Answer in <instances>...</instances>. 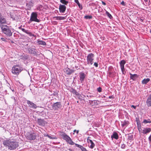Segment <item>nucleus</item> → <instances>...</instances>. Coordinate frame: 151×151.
<instances>
[{
    "label": "nucleus",
    "instance_id": "62",
    "mask_svg": "<svg viewBox=\"0 0 151 151\" xmlns=\"http://www.w3.org/2000/svg\"><path fill=\"white\" fill-rule=\"evenodd\" d=\"M3 16L0 13V18L1 17Z\"/></svg>",
    "mask_w": 151,
    "mask_h": 151
},
{
    "label": "nucleus",
    "instance_id": "17",
    "mask_svg": "<svg viewBox=\"0 0 151 151\" xmlns=\"http://www.w3.org/2000/svg\"><path fill=\"white\" fill-rule=\"evenodd\" d=\"M36 135L34 134H30L27 136V138L29 140H34L36 138Z\"/></svg>",
    "mask_w": 151,
    "mask_h": 151
},
{
    "label": "nucleus",
    "instance_id": "15",
    "mask_svg": "<svg viewBox=\"0 0 151 151\" xmlns=\"http://www.w3.org/2000/svg\"><path fill=\"white\" fill-rule=\"evenodd\" d=\"M146 103L148 107H151V93L148 96L147 99Z\"/></svg>",
    "mask_w": 151,
    "mask_h": 151
},
{
    "label": "nucleus",
    "instance_id": "12",
    "mask_svg": "<svg viewBox=\"0 0 151 151\" xmlns=\"http://www.w3.org/2000/svg\"><path fill=\"white\" fill-rule=\"evenodd\" d=\"M27 103L29 108L33 109H36L37 107V105L32 101L29 100H27Z\"/></svg>",
    "mask_w": 151,
    "mask_h": 151
},
{
    "label": "nucleus",
    "instance_id": "45",
    "mask_svg": "<svg viewBox=\"0 0 151 151\" xmlns=\"http://www.w3.org/2000/svg\"><path fill=\"white\" fill-rule=\"evenodd\" d=\"M148 140L149 142V143H151V134L150 135L148 138Z\"/></svg>",
    "mask_w": 151,
    "mask_h": 151
},
{
    "label": "nucleus",
    "instance_id": "20",
    "mask_svg": "<svg viewBox=\"0 0 151 151\" xmlns=\"http://www.w3.org/2000/svg\"><path fill=\"white\" fill-rule=\"evenodd\" d=\"M151 131L150 128H144L141 132L144 134H146Z\"/></svg>",
    "mask_w": 151,
    "mask_h": 151
},
{
    "label": "nucleus",
    "instance_id": "29",
    "mask_svg": "<svg viewBox=\"0 0 151 151\" xmlns=\"http://www.w3.org/2000/svg\"><path fill=\"white\" fill-rule=\"evenodd\" d=\"M0 22L2 24H5L6 23V20L3 16L0 18Z\"/></svg>",
    "mask_w": 151,
    "mask_h": 151
},
{
    "label": "nucleus",
    "instance_id": "54",
    "mask_svg": "<svg viewBox=\"0 0 151 151\" xmlns=\"http://www.w3.org/2000/svg\"><path fill=\"white\" fill-rule=\"evenodd\" d=\"M109 99H113L114 98V97L113 96H109Z\"/></svg>",
    "mask_w": 151,
    "mask_h": 151
},
{
    "label": "nucleus",
    "instance_id": "60",
    "mask_svg": "<svg viewBox=\"0 0 151 151\" xmlns=\"http://www.w3.org/2000/svg\"><path fill=\"white\" fill-rule=\"evenodd\" d=\"M57 95V93L55 92L53 93V95H54V96H56Z\"/></svg>",
    "mask_w": 151,
    "mask_h": 151
},
{
    "label": "nucleus",
    "instance_id": "50",
    "mask_svg": "<svg viewBox=\"0 0 151 151\" xmlns=\"http://www.w3.org/2000/svg\"><path fill=\"white\" fill-rule=\"evenodd\" d=\"M122 71V73L124 74H125V73H126V72L125 71V69H124V70H123V71L122 70H121Z\"/></svg>",
    "mask_w": 151,
    "mask_h": 151
},
{
    "label": "nucleus",
    "instance_id": "36",
    "mask_svg": "<svg viewBox=\"0 0 151 151\" xmlns=\"http://www.w3.org/2000/svg\"><path fill=\"white\" fill-rule=\"evenodd\" d=\"M106 14L110 19H111L112 18V17L111 15L108 12L106 11Z\"/></svg>",
    "mask_w": 151,
    "mask_h": 151
},
{
    "label": "nucleus",
    "instance_id": "2",
    "mask_svg": "<svg viewBox=\"0 0 151 151\" xmlns=\"http://www.w3.org/2000/svg\"><path fill=\"white\" fill-rule=\"evenodd\" d=\"M2 32L5 34L6 36L11 37L12 35L13 32L12 30L11 27L6 25H2L1 26Z\"/></svg>",
    "mask_w": 151,
    "mask_h": 151
},
{
    "label": "nucleus",
    "instance_id": "10",
    "mask_svg": "<svg viewBox=\"0 0 151 151\" xmlns=\"http://www.w3.org/2000/svg\"><path fill=\"white\" fill-rule=\"evenodd\" d=\"M37 122L39 125L43 127L45 126L47 123L45 121L44 119H38Z\"/></svg>",
    "mask_w": 151,
    "mask_h": 151
},
{
    "label": "nucleus",
    "instance_id": "1",
    "mask_svg": "<svg viewBox=\"0 0 151 151\" xmlns=\"http://www.w3.org/2000/svg\"><path fill=\"white\" fill-rule=\"evenodd\" d=\"M3 143L4 145L8 147V148L11 150L15 149L19 146L18 142L13 139L4 140Z\"/></svg>",
    "mask_w": 151,
    "mask_h": 151
},
{
    "label": "nucleus",
    "instance_id": "58",
    "mask_svg": "<svg viewBox=\"0 0 151 151\" xmlns=\"http://www.w3.org/2000/svg\"><path fill=\"white\" fill-rule=\"evenodd\" d=\"M138 127V129L139 131H140V130H142L141 128V129H140L139 126V127Z\"/></svg>",
    "mask_w": 151,
    "mask_h": 151
},
{
    "label": "nucleus",
    "instance_id": "5",
    "mask_svg": "<svg viewBox=\"0 0 151 151\" xmlns=\"http://www.w3.org/2000/svg\"><path fill=\"white\" fill-rule=\"evenodd\" d=\"M94 55L92 53H89L87 56V63L88 65H92L93 63Z\"/></svg>",
    "mask_w": 151,
    "mask_h": 151
},
{
    "label": "nucleus",
    "instance_id": "63",
    "mask_svg": "<svg viewBox=\"0 0 151 151\" xmlns=\"http://www.w3.org/2000/svg\"><path fill=\"white\" fill-rule=\"evenodd\" d=\"M47 134H45L44 135V136H46V137H47V136H46L47 135Z\"/></svg>",
    "mask_w": 151,
    "mask_h": 151
},
{
    "label": "nucleus",
    "instance_id": "3",
    "mask_svg": "<svg viewBox=\"0 0 151 151\" xmlns=\"http://www.w3.org/2000/svg\"><path fill=\"white\" fill-rule=\"evenodd\" d=\"M22 70V68L19 65H15L12 68V72L14 74L18 75Z\"/></svg>",
    "mask_w": 151,
    "mask_h": 151
},
{
    "label": "nucleus",
    "instance_id": "33",
    "mask_svg": "<svg viewBox=\"0 0 151 151\" xmlns=\"http://www.w3.org/2000/svg\"><path fill=\"white\" fill-rule=\"evenodd\" d=\"M60 2L63 4L65 5H67L68 3V1H66L65 0H60Z\"/></svg>",
    "mask_w": 151,
    "mask_h": 151
},
{
    "label": "nucleus",
    "instance_id": "52",
    "mask_svg": "<svg viewBox=\"0 0 151 151\" xmlns=\"http://www.w3.org/2000/svg\"><path fill=\"white\" fill-rule=\"evenodd\" d=\"M87 97H88V98H89L88 97H93L94 96L93 95H87Z\"/></svg>",
    "mask_w": 151,
    "mask_h": 151
},
{
    "label": "nucleus",
    "instance_id": "11",
    "mask_svg": "<svg viewBox=\"0 0 151 151\" xmlns=\"http://www.w3.org/2000/svg\"><path fill=\"white\" fill-rule=\"evenodd\" d=\"M59 134L62 138L67 142L70 137L65 133L60 132Z\"/></svg>",
    "mask_w": 151,
    "mask_h": 151
},
{
    "label": "nucleus",
    "instance_id": "59",
    "mask_svg": "<svg viewBox=\"0 0 151 151\" xmlns=\"http://www.w3.org/2000/svg\"><path fill=\"white\" fill-rule=\"evenodd\" d=\"M69 151H74L71 148H69L68 149Z\"/></svg>",
    "mask_w": 151,
    "mask_h": 151
},
{
    "label": "nucleus",
    "instance_id": "37",
    "mask_svg": "<svg viewBox=\"0 0 151 151\" xmlns=\"http://www.w3.org/2000/svg\"><path fill=\"white\" fill-rule=\"evenodd\" d=\"M56 19L57 20H63L64 19L63 17H60V16H58L56 17Z\"/></svg>",
    "mask_w": 151,
    "mask_h": 151
},
{
    "label": "nucleus",
    "instance_id": "8",
    "mask_svg": "<svg viewBox=\"0 0 151 151\" xmlns=\"http://www.w3.org/2000/svg\"><path fill=\"white\" fill-rule=\"evenodd\" d=\"M19 29L21 30L23 32L27 34L28 35L31 37H36L34 34H32V33L30 32V31L28 30L25 29H24L22 28V26H21L18 27Z\"/></svg>",
    "mask_w": 151,
    "mask_h": 151
},
{
    "label": "nucleus",
    "instance_id": "16",
    "mask_svg": "<svg viewBox=\"0 0 151 151\" xmlns=\"http://www.w3.org/2000/svg\"><path fill=\"white\" fill-rule=\"evenodd\" d=\"M91 138L90 137H88L87 138V141L88 143H90L91 145L89 147L91 149H93L95 146V144L93 143L92 141L90 139V138Z\"/></svg>",
    "mask_w": 151,
    "mask_h": 151
},
{
    "label": "nucleus",
    "instance_id": "64",
    "mask_svg": "<svg viewBox=\"0 0 151 151\" xmlns=\"http://www.w3.org/2000/svg\"><path fill=\"white\" fill-rule=\"evenodd\" d=\"M12 99H14V100H15V98H14V96H13V97H12Z\"/></svg>",
    "mask_w": 151,
    "mask_h": 151
},
{
    "label": "nucleus",
    "instance_id": "28",
    "mask_svg": "<svg viewBox=\"0 0 151 151\" xmlns=\"http://www.w3.org/2000/svg\"><path fill=\"white\" fill-rule=\"evenodd\" d=\"M37 43L39 45H42L44 46L45 45H46V42L45 41L42 40H38Z\"/></svg>",
    "mask_w": 151,
    "mask_h": 151
},
{
    "label": "nucleus",
    "instance_id": "24",
    "mask_svg": "<svg viewBox=\"0 0 151 151\" xmlns=\"http://www.w3.org/2000/svg\"><path fill=\"white\" fill-rule=\"evenodd\" d=\"M150 79L149 78H145L142 81V83L143 84H147L150 81Z\"/></svg>",
    "mask_w": 151,
    "mask_h": 151
},
{
    "label": "nucleus",
    "instance_id": "18",
    "mask_svg": "<svg viewBox=\"0 0 151 151\" xmlns=\"http://www.w3.org/2000/svg\"><path fill=\"white\" fill-rule=\"evenodd\" d=\"M64 71L68 75H70L74 72V70L70 69L68 68L65 69Z\"/></svg>",
    "mask_w": 151,
    "mask_h": 151
},
{
    "label": "nucleus",
    "instance_id": "34",
    "mask_svg": "<svg viewBox=\"0 0 151 151\" xmlns=\"http://www.w3.org/2000/svg\"><path fill=\"white\" fill-rule=\"evenodd\" d=\"M151 122V121L150 119H148L147 120L144 119L143 122V123L146 124L147 123H150Z\"/></svg>",
    "mask_w": 151,
    "mask_h": 151
},
{
    "label": "nucleus",
    "instance_id": "56",
    "mask_svg": "<svg viewBox=\"0 0 151 151\" xmlns=\"http://www.w3.org/2000/svg\"><path fill=\"white\" fill-rule=\"evenodd\" d=\"M102 3L104 5H106V3L103 1H102Z\"/></svg>",
    "mask_w": 151,
    "mask_h": 151
},
{
    "label": "nucleus",
    "instance_id": "39",
    "mask_svg": "<svg viewBox=\"0 0 151 151\" xmlns=\"http://www.w3.org/2000/svg\"><path fill=\"white\" fill-rule=\"evenodd\" d=\"M42 6L41 5H40L37 7V9L38 10H41V9L42 8Z\"/></svg>",
    "mask_w": 151,
    "mask_h": 151
},
{
    "label": "nucleus",
    "instance_id": "35",
    "mask_svg": "<svg viewBox=\"0 0 151 151\" xmlns=\"http://www.w3.org/2000/svg\"><path fill=\"white\" fill-rule=\"evenodd\" d=\"M84 18L86 19H92V16L91 15H86L84 16Z\"/></svg>",
    "mask_w": 151,
    "mask_h": 151
},
{
    "label": "nucleus",
    "instance_id": "9",
    "mask_svg": "<svg viewBox=\"0 0 151 151\" xmlns=\"http://www.w3.org/2000/svg\"><path fill=\"white\" fill-rule=\"evenodd\" d=\"M11 17L12 18L13 20L16 22H18L20 20V16L18 14H14L13 15H11Z\"/></svg>",
    "mask_w": 151,
    "mask_h": 151
},
{
    "label": "nucleus",
    "instance_id": "30",
    "mask_svg": "<svg viewBox=\"0 0 151 151\" xmlns=\"http://www.w3.org/2000/svg\"><path fill=\"white\" fill-rule=\"evenodd\" d=\"M74 1L78 5L79 8L81 9H83V7L80 3H79L78 0H74Z\"/></svg>",
    "mask_w": 151,
    "mask_h": 151
},
{
    "label": "nucleus",
    "instance_id": "57",
    "mask_svg": "<svg viewBox=\"0 0 151 151\" xmlns=\"http://www.w3.org/2000/svg\"><path fill=\"white\" fill-rule=\"evenodd\" d=\"M57 138L55 137H52L51 139H57Z\"/></svg>",
    "mask_w": 151,
    "mask_h": 151
},
{
    "label": "nucleus",
    "instance_id": "25",
    "mask_svg": "<svg viewBox=\"0 0 151 151\" xmlns=\"http://www.w3.org/2000/svg\"><path fill=\"white\" fill-rule=\"evenodd\" d=\"M121 123V125L122 127H126L129 124V122L126 121H124V122H122Z\"/></svg>",
    "mask_w": 151,
    "mask_h": 151
},
{
    "label": "nucleus",
    "instance_id": "32",
    "mask_svg": "<svg viewBox=\"0 0 151 151\" xmlns=\"http://www.w3.org/2000/svg\"><path fill=\"white\" fill-rule=\"evenodd\" d=\"M113 69V68L112 66H110L109 67V74L111 75L112 73H113V71L112 70V69Z\"/></svg>",
    "mask_w": 151,
    "mask_h": 151
},
{
    "label": "nucleus",
    "instance_id": "27",
    "mask_svg": "<svg viewBox=\"0 0 151 151\" xmlns=\"http://www.w3.org/2000/svg\"><path fill=\"white\" fill-rule=\"evenodd\" d=\"M68 143L69 145H75V143L72 140V139L70 138L66 142Z\"/></svg>",
    "mask_w": 151,
    "mask_h": 151
},
{
    "label": "nucleus",
    "instance_id": "41",
    "mask_svg": "<svg viewBox=\"0 0 151 151\" xmlns=\"http://www.w3.org/2000/svg\"><path fill=\"white\" fill-rule=\"evenodd\" d=\"M126 147L125 144H123L122 145L121 147L122 149H125Z\"/></svg>",
    "mask_w": 151,
    "mask_h": 151
},
{
    "label": "nucleus",
    "instance_id": "40",
    "mask_svg": "<svg viewBox=\"0 0 151 151\" xmlns=\"http://www.w3.org/2000/svg\"><path fill=\"white\" fill-rule=\"evenodd\" d=\"M97 91L99 92H101L102 91V88L101 87L97 88Z\"/></svg>",
    "mask_w": 151,
    "mask_h": 151
},
{
    "label": "nucleus",
    "instance_id": "7",
    "mask_svg": "<svg viewBox=\"0 0 151 151\" xmlns=\"http://www.w3.org/2000/svg\"><path fill=\"white\" fill-rule=\"evenodd\" d=\"M52 106L53 109L55 111H58L59 109H61L62 107V105L60 102L53 103Z\"/></svg>",
    "mask_w": 151,
    "mask_h": 151
},
{
    "label": "nucleus",
    "instance_id": "43",
    "mask_svg": "<svg viewBox=\"0 0 151 151\" xmlns=\"http://www.w3.org/2000/svg\"><path fill=\"white\" fill-rule=\"evenodd\" d=\"M133 138V136L132 135H131L129 136L128 138L129 140H132Z\"/></svg>",
    "mask_w": 151,
    "mask_h": 151
},
{
    "label": "nucleus",
    "instance_id": "55",
    "mask_svg": "<svg viewBox=\"0 0 151 151\" xmlns=\"http://www.w3.org/2000/svg\"><path fill=\"white\" fill-rule=\"evenodd\" d=\"M131 107H133V108H134V109H136V106H134L133 105H132L131 106Z\"/></svg>",
    "mask_w": 151,
    "mask_h": 151
},
{
    "label": "nucleus",
    "instance_id": "47",
    "mask_svg": "<svg viewBox=\"0 0 151 151\" xmlns=\"http://www.w3.org/2000/svg\"><path fill=\"white\" fill-rule=\"evenodd\" d=\"M123 6H125V4L124 1H122L120 3Z\"/></svg>",
    "mask_w": 151,
    "mask_h": 151
},
{
    "label": "nucleus",
    "instance_id": "42",
    "mask_svg": "<svg viewBox=\"0 0 151 151\" xmlns=\"http://www.w3.org/2000/svg\"><path fill=\"white\" fill-rule=\"evenodd\" d=\"M137 126L139 127V126L140 129H141V124H140V121L139 122H137Z\"/></svg>",
    "mask_w": 151,
    "mask_h": 151
},
{
    "label": "nucleus",
    "instance_id": "13",
    "mask_svg": "<svg viewBox=\"0 0 151 151\" xmlns=\"http://www.w3.org/2000/svg\"><path fill=\"white\" fill-rule=\"evenodd\" d=\"M80 80L82 83H83L86 77V75L83 72H81L79 73Z\"/></svg>",
    "mask_w": 151,
    "mask_h": 151
},
{
    "label": "nucleus",
    "instance_id": "44",
    "mask_svg": "<svg viewBox=\"0 0 151 151\" xmlns=\"http://www.w3.org/2000/svg\"><path fill=\"white\" fill-rule=\"evenodd\" d=\"M29 5V6H32V2H29V3H27V5Z\"/></svg>",
    "mask_w": 151,
    "mask_h": 151
},
{
    "label": "nucleus",
    "instance_id": "49",
    "mask_svg": "<svg viewBox=\"0 0 151 151\" xmlns=\"http://www.w3.org/2000/svg\"><path fill=\"white\" fill-rule=\"evenodd\" d=\"M1 39L3 41H5V42L6 41V39L4 38H1Z\"/></svg>",
    "mask_w": 151,
    "mask_h": 151
},
{
    "label": "nucleus",
    "instance_id": "14",
    "mask_svg": "<svg viewBox=\"0 0 151 151\" xmlns=\"http://www.w3.org/2000/svg\"><path fill=\"white\" fill-rule=\"evenodd\" d=\"M59 9L60 13H64L66 9V6L64 5L60 4Z\"/></svg>",
    "mask_w": 151,
    "mask_h": 151
},
{
    "label": "nucleus",
    "instance_id": "48",
    "mask_svg": "<svg viewBox=\"0 0 151 151\" xmlns=\"http://www.w3.org/2000/svg\"><path fill=\"white\" fill-rule=\"evenodd\" d=\"M93 102H94V100L93 101L91 100H89V102L90 103V104H93Z\"/></svg>",
    "mask_w": 151,
    "mask_h": 151
},
{
    "label": "nucleus",
    "instance_id": "6",
    "mask_svg": "<svg viewBox=\"0 0 151 151\" xmlns=\"http://www.w3.org/2000/svg\"><path fill=\"white\" fill-rule=\"evenodd\" d=\"M28 53L31 55L35 56H38L40 55L39 52L37 50L32 47H29L27 48Z\"/></svg>",
    "mask_w": 151,
    "mask_h": 151
},
{
    "label": "nucleus",
    "instance_id": "46",
    "mask_svg": "<svg viewBox=\"0 0 151 151\" xmlns=\"http://www.w3.org/2000/svg\"><path fill=\"white\" fill-rule=\"evenodd\" d=\"M94 65L96 67H97L98 66V63H97L95 62L94 63Z\"/></svg>",
    "mask_w": 151,
    "mask_h": 151
},
{
    "label": "nucleus",
    "instance_id": "38",
    "mask_svg": "<svg viewBox=\"0 0 151 151\" xmlns=\"http://www.w3.org/2000/svg\"><path fill=\"white\" fill-rule=\"evenodd\" d=\"M28 57L27 56L24 55L22 57V59L24 60H27L28 59Z\"/></svg>",
    "mask_w": 151,
    "mask_h": 151
},
{
    "label": "nucleus",
    "instance_id": "21",
    "mask_svg": "<svg viewBox=\"0 0 151 151\" xmlns=\"http://www.w3.org/2000/svg\"><path fill=\"white\" fill-rule=\"evenodd\" d=\"M119 136L117 133L116 132H114L113 134L111 135V138L112 139L114 138L116 139H118L119 138Z\"/></svg>",
    "mask_w": 151,
    "mask_h": 151
},
{
    "label": "nucleus",
    "instance_id": "19",
    "mask_svg": "<svg viewBox=\"0 0 151 151\" xmlns=\"http://www.w3.org/2000/svg\"><path fill=\"white\" fill-rule=\"evenodd\" d=\"M126 63V61L124 60H121L120 62V65L121 70L123 71L124 68V65Z\"/></svg>",
    "mask_w": 151,
    "mask_h": 151
},
{
    "label": "nucleus",
    "instance_id": "4",
    "mask_svg": "<svg viewBox=\"0 0 151 151\" xmlns=\"http://www.w3.org/2000/svg\"><path fill=\"white\" fill-rule=\"evenodd\" d=\"M37 12H32L31 14L29 23H30L32 22H40L41 20L37 19Z\"/></svg>",
    "mask_w": 151,
    "mask_h": 151
},
{
    "label": "nucleus",
    "instance_id": "31",
    "mask_svg": "<svg viewBox=\"0 0 151 151\" xmlns=\"http://www.w3.org/2000/svg\"><path fill=\"white\" fill-rule=\"evenodd\" d=\"M100 103V101L98 100H94L93 105H98Z\"/></svg>",
    "mask_w": 151,
    "mask_h": 151
},
{
    "label": "nucleus",
    "instance_id": "51",
    "mask_svg": "<svg viewBox=\"0 0 151 151\" xmlns=\"http://www.w3.org/2000/svg\"><path fill=\"white\" fill-rule=\"evenodd\" d=\"M47 137L48 138H49L50 139H52V137H51L48 134H47Z\"/></svg>",
    "mask_w": 151,
    "mask_h": 151
},
{
    "label": "nucleus",
    "instance_id": "26",
    "mask_svg": "<svg viewBox=\"0 0 151 151\" xmlns=\"http://www.w3.org/2000/svg\"><path fill=\"white\" fill-rule=\"evenodd\" d=\"M70 91L73 94H75L76 95H78L79 94V93L77 92L75 89L73 88H71L70 89Z\"/></svg>",
    "mask_w": 151,
    "mask_h": 151
},
{
    "label": "nucleus",
    "instance_id": "53",
    "mask_svg": "<svg viewBox=\"0 0 151 151\" xmlns=\"http://www.w3.org/2000/svg\"><path fill=\"white\" fill-rule=\"evenodd\" d=\"M73 132H76L77 134H78V132H79V131L78 130H74Z\"/></svg>",
    "mask_w": 151,
    "mask_h": 151
},
{
    "label": "nucleus",
    "instance_id": "23",
    "mask_svg": "<svg viewBox=\"0 0 151 151\" xmlns=\"http://www.w3.org/2000/svg\"><path fill=\"white\" fill-rule=\"evenodd\" d=\"M75 145L76 147L80 148L82 151H87V150H86L85 147H83V146L81 145H79L77 144H76Z\"/></svg>",
    "mask_w": 151,
    "mask_h": 151
},
{
    "label": "nucleus",
    "instance_id": "61",
    "mask_svg": "<svg viewBox=\"0 0 151 151\" xmlns=\"http://www.w3.org/2000/svg\"><path fill=\"white\" fill-rule=\"evenodd\" d=\"M136 121H137V122H139V118H136Z\"/></svg>",
    "mask_w": 151,
    "mask_h": 151
},
{
    "label": "nucleus",
    "instance_id": "22",
    "mask_svg": "<svg viewBox=\"0 0 151 151\" xmlns=\"http://www.w3.org/2000/svg\"><path fill=\"white\" fill-rule=\"evenodd\" d=\"M130 76V78L133 81L135 80L136 78L138 77V75L137 74H132L131 73L129 74Z\"/></svg>",
    "mask_w": 151,
    "mask_h": 151
}]
</instances>
